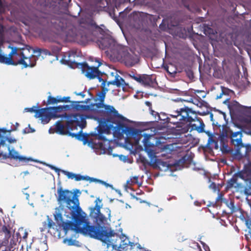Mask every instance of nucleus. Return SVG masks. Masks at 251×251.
<instances>
[{
	"label": "nucleus",
	"mask_w": 251,
	"mask_h": 251,
	"mask_svg": "<svg viewBox=\"0 0 251 251\" xmlns=\"http://www.w3.org/2000/svg\"><path fill=\"white\" fill-rule=\"evenodd\" d=\"M75 55L76 53L74 51L68 52L62 59V61L65 64L70 65L72 67L75 66L77 68H81L82 73L87 78L94 79L97 77L99 82H101L102 91L98 94L100 102L96 104V105L97 108H104L107 118L104 123L101 125L100 132L109 131L112 128H114V133L119 137L126 133L128 137L137 138L140 131L137 129L128 126L123 123L124 117L119 114L118 111L113 106L103 104L105 91H107L108 90L104 88L106 81L102 78L104 74L99 70V67L102 64L101 62L98 59H96V62L97 63L96 66H89L86 62L77 63L71 58L72 57L74 58Z\"/></svg>",
	"instance_id": "1"
},
{
	"label": "nucleus",
	"mask_w": 251,
	"mask_h": 251,
	"mask_svg": "<svg viewBox=\"0 0 251 251\" xmlns=\"http://www.w3.org/2000/svg\"><path fill=\"white\" fill-rule=\"evenodd\" d=\"M70 217L74 222H64L61 213L56 212L54 214V220L59 227L65 233L69 230L75 231L76 233H81L91 238L105 242L108 237L114 234V232L105 229L99 225H90L88 219L84 215V213L79 212L78 216L73 215L72 210H70Z\"/></svg>",
	"instance_id": "2"
},
{
	"label": "nucleus",
	"mask_w": 251,
	"mask_h": 251,
	"mask_svg": "<svg viewBox=\"0 0 251 251\" xmlns=\"http://www.w3.org/2000/svg\"><path fill=\"white\" fill-rule=\"evenodd\" d=\"M80 194L79 190L76 189L74 193L68 189H64L61 186L57 188V201L60 205H65L69 210H72L73 215L78 216L79 212L83 213L79 206L78 196Z\"/></svg>",
	"instance_id": "3"
},
{
	"label": "nucleus",
	"mask_w": 251,
	"mask_h": 251,
	"mask_svg": "<svg viewBox=\"0 0 251 251\" xmlns=\"http://www.w3.org/2000/svg\"><path fill=\"white\" fill-rule=\"evenodd\" d=\"M68 120L64 126L61 121H58L55 123V127L53 129L54 131L61 135L69 134V132L65 130V127L68 130H73L77 129V127L79 126L81 129L85 127L86 126V117L84 115L74 114L68 116Z\"/></svg>",
	"instance_id": "4"
},
{
	"label": "nucleus",
	"mask_w": 251,
	"mask_h": 251,
	"mask_svg": "<svg viewBox=\"0 0 251 251\" xmlns=\"http://www.w3.org/2000/svg\"><path fill=\"white\" fill-rule=\"evenodd\" d=\"M196 112L193 111L191 108H189L187 106H185L184 108L182 109L179 112L177 116L175 118H176L178 120L177 122H171L170 121V119L167 118L166 119V121L164 122L165 123H170L174 124L176 123L180 125V124H186L187 123L191 124V123L193 122L194 121V118L193 116H195Z\"/></svg>",
	"instance_id": "5"
},
{
	"label": "nucleus",
	"mask_w": 251,
	"mask_h": 251,
	"mask_svg": "<svg viewBox=\"0 0 251 251\" xmlns=\"http://www.w3.org/2000/svg\"><path fill=\"white\" fill-rule=\"evenodd\" d=\"M20 52H18L19 49H18V54L16 55H20L21 58L17 61L15 62L13 60V64L12 65L16 66L18 64L23 65L24 68H27L28 67H33L36 65L37 58L33 55L30 56H26L25 51L29 52V49L28 48H22L19 50Z\"/></svg>",
	"instance_id": "6"
},
{
	"label": "nucleus",
	"mask_w": 251,
	"mask_h": 251,
	"mask_svg": "<svg viewBox=\"0 0 251 251\" xmlns=\"http://www.w3.org/2000/svg\"><path fill=\"white\" fill-rule=\"evenodd\" d=\"M69 135L73 137H75L78 140L82 141L84 145L87 144L92 148L100 150H104L105 149L102 142H97L96 140H93V139L89 140V135L86 133H83L82 130L77 133H69Z\"/></svg>",
	"instance_id": "7"
},
{
	"label": "nucleus",
	"mask_w": 251,
	"mask_h": 251,
	"mask_svg": "<svg viewBox=\"0 0 251 251\" xmlns=\"http://www.w3.org/2000/svg\"><path fill=\"white\" fill-rule=\"evenodd\" d=\"M0 155L4 158H10L19 161L27 162L30 160L26 157L19 155V153L14 150H10V147L5 145V142L3 145L0 146Z\"/></svg>",
	"instance_id": "8"
},
{
	"label": "nucleus",
	"mask_w": 251,
	"mask_h": 251,
	"mask_svg": "<svg viewBox=\"0 0 251 251\" xmlns=\"http://www.w3.org/2000/svg\"><path fill=\"white\" fill-rule=\"evenodd\" d=\"M226 204L227 207L230 209V213H233L238 211L240 212V215L239 217L242 221L245 222V224L247 227L251 226V202L249 203L250 207V214H248L247 212L244 211L241 208H236L234 206V202L233 201H226Z\"/></svg>",
	"instance_id": "9"
},
{
	"label": "nucleus",
	"mask_w": 251,
	"mask_h": 251,
	"mask_svg": "<svg viewBox=\"0 0 251 251\" xmlns=\"http://www.w3.org/2000/svg\"><path fill=\"white\" fill-rule=\"evenodd\" d=\"M70 109V106L66 105L64 106H58L55 107H49L41 108V111L45 112V117L44 120L45 121V124L49 122L52 118L59 117L57 113L63 110H68Z\"/></svg>",
	"instance_id": "10"
},
{
	"label": "nucleus",
	"mask_w": 251,
	"mask_h": 251,
	"mask_svg": "<svg viewBox=\"0 0 251 251\" xmlns=\"http://www.w3.org/2000/svg\"><path fill=\"white\" fill-rule=\"evenodd\" d=\"M147 140L148 138H147V137H145L144 139V146L145 150L148 152L150 158V161L148 163V164L153 168H160L161 166H162L166 167V169H168L170 167V164L166 162L157 159L155 152L154 151L148 148L147 145Z\"/></svg>",
	"instance_id": "11"
},
{
	"label": "nucleus",
	"mask_w": 251,
	"mask_h": 251,
	"mask_svg": "<svg viewBox=\"0 0 251 251\" xmlns=\"http://www.w3.org/2000/svg\"><path fill=\"white\" fill-rule=\"evenodd\" d=\"M105 121H106V120H104L103 122H102V123H101L100 124V126H99V130H98L99 134L96 135V139H93V140H96L97 142L99 141V142H102L103 143V146L105 148V149L104 150H106L107 149V146H105V143H106L108 145L109 143V141L108 140H107L105 138V137L104 136H103L102 135H101V134L102 133H104V132H106V133L110 132L111 131V130H112L113 131V133H114V135L117 136L118 138H121L122 137L124 136V135L125 134L126 136V138L127 139L133 138L135 140V143H136V144L139 143V141L140 140L141 138L142 137V131L139 130V129H138V130L140 131V134H139V135L138 137H137V138H134V137H128L126 133H124L122 136L119 137L117 135H116V134H115V133H114V129H115L114 128H112V129H110V130H109V131H102V132H100V127H101V125L102 124H103L104 122Z\"/></svg>",
	"instance_id": "12"
},
{
	"label": "nucleus",
	"mask_w": 251,
	"mask_h": 251,
	"mask_svg": "<svg viewBox=\"0 0 251 251\" xmlns=\"http://www.w3.org/2000/svg\"><path fill=\"white\" fill-rule=\"evenodd\" d=\"M233 133L226 125H223L222 126V131L220 132V134L219 136V140L220 142L221 150L223 152H228L229 151L227 150V142L228 139L230 138V135Z\"/></svg>",
	"instance_id": "13"
},
{
	"label": "nucleus",
	"mask_w": 251,
	"mask_h": 251,
	"mask_svg": "<svg viewBox=\"0 0 251 251\" xmlns=\"http://www.w3.org/2000/svg\"><path fill=\"white\" fill-rule=\"evenodd\" d=\"M193 122H194V123L193 124L192 122L191 123V124H186L187 126L181 129V132H187L189 130V129L190 128H191L190 131L196 130L199 133H202L205 132V125L202 120L201 118H197L196 116H195V117L194 118V121H193Z\"/></svg>",
	"instance_id": "14"
},
{
	"label": "nucleus",
	"mask_w": 251,
	"mask_h": 251,
	"mask_svg": "<svg viewBox=\"0 0 251 251\" xmlns=\"http://www.w3.org/2000/svg\"><path fill=\"white\" fill-rule=\"evenodd\" d=\"M103 228L108 229L109 230H111L113 231L114 233L113 235L108 237L107 238V240H106L105 242L103 241V242L107 244L108 245H110L109 243H110L109 238L110 237H114L116 236L119 240H120V243L119 245L117 244H114L113 243H111V245L112 246L113 248L118 247L119 248L123 249V250H127L128 246H130V249H132L133 247L135 246L134 243L131 242L129 241V239L126 237L125 239L124 240H122L120 237H118L117 234L115 233V232L111 230L110 228H107L106 227L102 226ZM102 242V241H101Z\"/></svg>",
	"instance_id": "15"
},
{
	"label": "nucleus",
	"mask_w": 251,
	"mask_h": 251,
	"mask_svg": "<svg viewBox=\"0 0 251 251\" xmlns=\"http://www.w3.org/2000/svg\"><path fill=\"white\" fill-rule=\"evenodd\" d=\"M183 101H186V100H174L173 101L170 106L169 110L170 117L175 118L184 108L186 105L183 103Z\"/></svg>",
	"instance_id": "16"
},
{
	"label": "nucleus",
	"mask_w": 251,
	"mask_h": 251,
	"mask_svg": "<svg viewBox=\"0 0 251 251\" xmlns=\"http://www.w3.org/2000/svg\"><path fill=\"white\" fill-rule=\"evenodd\" d=\"M238 178H240L243 180H251L245 166L243 170L234 174L232 177L228 180L227 182V187L228 188L233 187L234 184L237 183Z\"/></svg>",
	"instance_id": "17"
},
{
	"label": "nucleus",
	"mask_w": 251,
	"mask_h": 251,
	"mask_svg": "<svg viewBox=\"0 0 251 251\" xmlns=\"http://www.w3.org/2000/svg\"><path fill=\"white\" fill-rule=\"evenodd\" d=\"M121 59L126 66L131 67L138 62L137 56L131 54L127 51L123 50L121 54Z\"/></svg>",
	"instance_id": "18"
},
{
	"label": "nucleus",
	"mask_w": 251,
	"mask_h": 251,
	"mask_svg": "<svg viewBox=\"0 0 251 251\" xmlns=\"http://www.w3.org/2000/svg\"><path fill=\"white\" fill-rule=\"evenodd\" d=\"M242 134L241 131H238L232 133L230 135L231 143L234 147H237L238 148L244 147L242 141Z\"/></svg>",
	"instance_id": "19"
},
{
	"label": "nucleus",
	"mask_w": 251,
	"mask_h": 251,
	"mask_svg": "<svg viewBox=\"0 0 251 251\" xmlns=\"http://www.w3.org/2000/svg\"><path fill=\"white\" fill-rule=\"evenodd\" d=\"M12 50L9 53L8 57L5 56L0 53V63H4L6 65L13 64L12 57L15 54H18V48L16 47H10Z\"/></svg>",
	"instance_id": "20"
},
{
	"label": "nucleus",
	"mask_w": 251,
	"mask_h": 251,
	"mask_svg": "<svg viewBox=\"0 0 251 251\" xmlns=\"http://www.w3.org/2000/svg\"><path fill=\"white\" fill-rule=\"evenodd\" d=\"M140 80L138 82L145 86L153 87L155 83L154 80L152 78V75L146 74L140 75Z\"/></svg>",
	"instance_id": "21"
},
{
	"label": "nucleus",
	"mask_w": 251,
	"mask_h": 251,
	"mask_svg": "<svg viewBox=\"0 0 251 251\" xmlns=\"http://www.w3.org/2000/svg\"><path fill=\"white\" fill-rule=\"evenodd\" d=\"M110 84L115 85L119 88L122 87L124 91L127 85V84L126 83L125 80L118 74H116L113 80L109 81L107 82L108 86Z\"/></svg>",
	"instance_id": "22"
},
{
	"label": "nucleus",
	"mask_w": 251,
	"mask_h": 251,
	"mask_svg": "<svg viewBox=\"0 0 251 251\" xmlns=\"http://www.w3.org/2000/svg\"><path fill=\"white\" fill-rule=\"evenodd\" d=\"M162 146V151L170 153H172L174 151H180L181 149V146L177 143L165 144Z\"/></svg>",
	"instance_id": "23"
},
{
	"label": "nucleus",
	"mask_w": 251,
	"mask_h": 251,
	"mask_svg": "<svg viewBox=\"0 0 251 251\" xmlns=\"http://www.w3.org/2000/svg\"><path fill=\"white\" fill-rule=\"evenodd\" d=\"M37 107L33 106L31 108H25V111L28 112H34L36 118H40L42 122L45 124V121L44 120L45 117V112H42L41 109H37Z\"/></svg>",
	"instance_id": "24"
},
{
	"label": "nucleus",
	"mask_w": 251,
	"mask_h": 251,
	"mask_svg": "<svg viewBox=\"0 0 251 251\" xmlns=\"http://www.w3.org/2000/svg\"><path fill=\"white\" fill-rule=\"evenodd\" d=\"M74 179L76 181H80L81 180L89 181L90 182H100L102 184H105L106 183L102 180L95 178L93 177H90L88 176H82L79 174H75Z\"/></svg>",
	"instance_id": "25"
},
{
	"label": "nucleus",
	"mask_w": 251,
	"mask_h": 251,
	"mask_svg": "<svg viewBox=\"0 0 251 251\" xmlns=\"http://www.w3.org/2000/svg\"><path fill=\"white\" fill-rule=\"evenodd\" d=\"M229 107L232 110L237 112H243L246 111L248 107L242 105L237 101L234 100L229 104Z\"/></svg>",
	"instance_id": "26"
},
{
	"label": "nucleus",
	"mask_w": 251,
	"mask_h": 251,
	"mask_svg": "<svg viewBox=\"0 0 251 251\" xmlns=\"http://www.w3.org/2000/svg\"><path fill=\"white\" fill-rule=\"evenodd\" d=\"M55 225V223L53 222L51 219L47 216L46 221L43 222V227H40V231L43 232L48 229L49 230L50 228H53V226Z\"/></svg>",
	"instance_id": "27"
},
{
	"label": "nucleus",
	"mask_w": 251,
	"mask_h": 251,
	"mask_svg": "<svg viewBox=\"0 0 251 251\" xmlns=\"http://www.w3.org/2000/svg\"><path fill=\"white\" fill-rule=\"evenodd\" d=\"M80 102V101H73V107L77 111H88L91 110L90 105H81L79 104Z\"/></svg>",
	"instance_id": "28"
},
{
	"label": "nucleus",
	"mask_w": 251,
	"mask_h": 251,
	"mask_svg": "<svg viewBox=\"0 0 251 251\" xmlns=\"http://www.w3.org/2000/svg\"><path fill=\"white\" fill-rule=\"evenodd\" d=\"M245 181L248 182V183H247L246 185L243 187L241 184L237 183V186L240 188H243L244 193L246 196L251 195V180H244Z\"/></svg>",
	"instance_id": "29"
},
{
	"label": "nucleus",
	"mask_w": 251,
	"mask_h": 251,
	"mask_svg": "<svg viewBox=\"0 0 251 251\" xmlns=\"http://www.w3.org/2000/svg\"><path fill=\"white\" fill-rule=\"evenodd\" d=\"M11 227L9 225H4L1 227V231L4 234V239L8 241L11 236Z\"/></svg>",
	"instance_id": "30"
},
{
	"label": "nucleus",
	"mask_w": 251,
	"mask_h": 251,
	"mask_svg": "<svg viewBox=\"0 0 251 251\" xmlns=\"http://www.w3.org/2000/svg\"><path fill=\"white\" fill-rule=\"evenodd\" d=\"M80 24H87L88 25H90L92 27H95L97 29H100L102 31H103L102 29L100 28L98 25H96V22L91 19H82L80 22Z\"/></svg>",
	"instance_id": "31"
},
{
	"label": "nucleus",
	"mask_w": 251,
	"mask_h": 251,
	"mask_svg": "<svg viewBox=\"0 0 251 251\" xmlns=\"http://www.w3.org/2000/svg\"><path fill=\"white\" fill-rule=\"evenodd\" d=\"M189 102H192L195 105H196L198 107H202L203 106H206L207 103L204 100H201V99L199 98V99L194 98L190 99V100L188 101Z\"/></svg>",
	"instance_id": "32"
},
{
	"label": "nucleus",
	"mask_w": 251,
	"mask_h": 251,
	"mask_svg": "<svg viewBox=\"0 0 251 251\" xmlns=\"http://www.w3.org/2000/svg\"><path fill=\"white\" fill-rule=\"evenodd\" d=\"M208 135L209 138L208 140V142L207 146H210L213 143L215 144V148L216 149H218V141L213 139V135L212 133H210L209 131L205 132Z\"/></svg>",
	"instance_id": "33"
},
{
	"label": "nucleus",
	"mask_w": 251,
	"mask_h": 251,
	"mask_svg": "<svg viewBox=\"0 0 251 251\" xmlns=\"http://www.w3.org/2000/svg\"><path fill=\"white\" fill-rule=\"evenodd\" d=\"M33 52L34 53H38V55H40L42 54H45L46 55H51V53L50 51H49L47 49H40V48H35L33 49Z\"/></svg>",
	"instance_id": "34"
},
{
	"label": "nucleus",
	"mask_w": 251,
	"mask_h": 251,
	"mask_svg": "<svg viewBox=\"0 0 251 251\" xmlns=\"http://www.w3.org/2000/svg\"><path fill=\"white\" fill-rule=\"evenodd\" d=\"M138 177L136 176H133V177L130 178V179L129 180H128L126 181V185L127 187L129 188L130 186H131L135 184H137L138 183Z\"/></svg>",
	"instance_id": "35"
},
{
	"label": "nucleus",
	"mask_w": 251,
	"mask_h": 251,
	"mask_svg": "<svg viewBox=\"0 0 251 251\" xmlns=\"http://www.w3.org/2000/svg\"><path fill=\"white\" fill-rule=\"evenodd\" d=\"M59 102V96H57L56 98L49 96L48 98L47 103L48 104H54Z\"/></svg>",
	"instance_id": "36"
},
{
	"label": "nucleus",
	"mask_w": 251,
	"mask_h": 251,
	"mask_svg": "<svg viewBox=\"0 0 251 251\" xmlns=\"http://www.w3.org/2000/svg\"><path fill=\"white\" fill-rule=\"evenodd\" d=\"M151 114L153 116L155 119V121L158 122L159 121H165V119H161V115L157 112L152 110L151 111Z\"/></svg>",
	"instance_id": "37"
},
{
	"label": "nucleus",
	"mask_w": 251,
	"mask_h": 251,
	"mask_svg": "<svg viewBox=\"0 0 251 251\" xmlns=\"http://www.w3.org/2000/svg\"><path fill=\"white\" fill-rule=\"evenodd\" d=\"M62 172L65 175H66L68 177V178L72 179H74L75 174L64 170H62Z\"/></svg>",
	"instance_id": "38"
},
{
	"label": "nucleus",
	"mask_w": 251,
	"mask_h": 251,
	"mask_svg": "<svg viewBox=\"0 0 251 251\" xmlns=\"http://www.w3.org/2000/svg\"><path fill=\"white\" fill-rule=\"evenodd\" d=\"M70 97H64L62 98L60 96H59V102H70Z\"/></svg>",
	"instance_id": "39"
},
{
	"label": "nucleus",
	"mask_w": 251,
	"mask_h": 251,
	"mask_svg": "<svg viewBox=\"0 0 251 251\" xmlns=\"http://www.w3.org/2000/svg\"><path fill=\"white\" fill-rule=\"evenodd\" d=\"M221 91H222V94H223L224 95H229L230 90L229 89L226 88L222 86H221Z\"/></svg>",
	"instance_id": "40"
},
{
	"label": "nucleus",
	"mask_w": 251,
	"mask_h": 251,
	"mask_svg": "<svg viewBox=\"0 0 251 251\" xmlns=\"http://www.w3.org/2000/svg\"><path fill=\"white\" fill-rule=\"evenodd\" d=\"M129 76L132 78L133 79L136 80L137 82L138 81V80H140L139 76L140 74H137L136 75H134V73L132 72L131 74H129L128 75Z\"/></svg>",
	"instance_id": "41"
},
{
	"label": "nucleus",
	"mask_w": 251,
	"mask_h": 251,
	"mask_svg": "<svg viewBox=\"0 0 251 251\" xmlns=\"http://www.w3.org/2000/svg\"><path fill=\"white\" fill-rule=\"evenodd\" d=\"M129 76L132 78L133 79L136 80L137 82L138 81V80H140L139 76L140 74H137L136 75H134V73L132 72L131 74H129L128 75Z\"/></svg>",
	"instance_id": "42"
},
{
	"label": "nucleus",
	"mask_w": 251,
	"mask_h": 251,
	"mask_svg": "<svg viewBox=\"0 0 251 251\" xmlns=\"http://www.w3.org/2000/svg\"><path fill=\"white\" fill-rule=\"evenodd\" d=\"M35 131V129L30 127V125H28V127L25 128L23 132L25 134L33 132Z\"/></svg>",
	"instance_id": "43"
},
{
	"label": "nucleus",
	"mask_w": 251,
	"mask_h": 251,
	"mask_svg": "<svg viewBox=\"0 0 251 251\" xmlns=\"http://www.w3.org/2000/svg\"><path fill=\"white\" fill-rule=\"evenodd\" d=\"M105 41V40H102L99 43L100 48L102 50H105L107 47V45L104 44Z\"/></svg>",
	"instance_id": "44"
},
{
	"label": "nucleus",
	"mask_w": 251,
	"mask_h": 251,
	"mask_svg": "<svg viewBox=\"0 0 251 251\" xmlns=\"http://www.w3.org/2000/svg\"><path fill=\"white\" fill-rule=\"evenodd\" d=\"M205 251H210L209 246L203 242H201Z\"/></svg>",
	"instance_id": "45"
},
{
	"label": "nucleus",
	"mask_w": 251,
	"mask_h": 251,
	"mask_svg": "<svg viewBox=\"0 0 251 251\" xmlns=\"http://www.w3.org/2000/svg\"><path fill=\"white\" fill-rule=\"evenodd\" d=\"M250 227H248L250 229L249 230L248 233L245 234L246 237L248 240H251V231Z\"/></svg>",
	"instance_id": "46"
},
{
	"label": "nucleus",
	"mask_w": 251,
	"mask_h": 251,
	"mask_svg": "<svg viewBox=\"0 0 251 251\" xmlns=\"http://www.w3.org/2000/svg\"><path fill=\"white\" fill-rule=\"evenodd\" d=\"M0 135L1 136L4 137L5 138V139H5V141H6V140H7V141L9 142V143H14V142H16V140L15 139H11V138H8V137H6V136H4V135H1L0 134Z\"/></svg>",
	"instance_id": "47"
},
{
	"label": "nucleus",
	"mask_w": 251,
	"mask_h": 251,
	"mask_svg": "<svg viewBox=\"0 0 251 251\" xmlns=\"http://www.w3.org/2000/svg\"><path fill=\"white\" fill-rule=\"evenodd\" d=\"M224 195L222 194H219L217 197V198L216 199V202H218L219 201H223V197Z\"/></svg>",
	"instance_id": "48"
},
{
	"label": "nucleus",
	"mask_w": 251,
	"mask_h": 251,
	"mask_svg": "<svg viewBox=\"0 0 251 251\" xmlns=\"http://www.w3.org/2000/svg\"><path fill=\"white\" fill-rule=\"evenodd\" d=\"M210 188L213 189L214 191H216L217 190L216 184L214 182H212L209 185Z\"/></svg>",
	"instance_id": "49"
},
{
	"label": "nucleus",
	"mask_w": 251,
	"mask_h": 251,
	"mask_svg": "<svg viewBox=\"0 0 251 251\" xmlns=\"http://www.w3.org/2000/svg\"><path fill=\"white\" fill-rule=\"evenodd\" d=\"M1 3V0H0V3ZM4 32V27L0 24V36H2Z\"/></svg>",
	"instance_id": "50"
},
{
	"label": "nucleus",
	"mask_w": 251,
	"mask_h": 251,
	"mask_svg": "<svg viewBox=\"0 0 251 251\" xmlns=\"http://www.w3.org/2000/svg\"><path fill=\"white\" fill-rule=\"evenodd\" d=\"M75 94L76 95L80 96L82 98H84V97L85 96V95L84 94L83 92H79V93L75 92Z\"/></svg>",
	"instance_id": "51"
},
{
	"label": "nucleus",
	"mask_w": 251,
	"mask_h": 251,
	"mask_svg": "<svg viewBox=\"0 0 251 251\" xmlns=\"http://www.w3.org/2000/svg\"><path fill=\"white\" fill-rule=\"evenodd\" d=\"M99 217L100 221H101L102 222H103L104 221L106 220V218L102 215H99Z\"/></svg>",
	"instance_id": "52"
},
{
	"label": "nucleus",
	"mask_w": 251,
	"mask_h": 251,
	"mask_svg": "<svg viewBox=\"0 0 251 251\" xmlns=\"http://www.w3.org/2000/svg\"><path fill=\"white\" fill-rule=\"evenodd\" d=\"M50 168L51 169L54 170L56 172H59V171H60V170L58 168H56V167H55V166H53L50 165Z\"/></svg>",
	"instance_id": "53"
},
{
	"label": "nucleus",
	"mask_w": 251,
	"mask_h": 251,
	"mask_svg": "<svg viewBox=\"0 0 251 251\" xmlns=\"http://www.w3.org/2000/svg\"><path fill=\"white\" fill-rule=\"evenodd\" d=\"M50 168L51 169L54 170L56 172H59V171H60V170L58 168H56V167H55V166H53L50 165Z\"/></svg>",
	"instance_id": "54"
},
{
	"label": "nucleus",
	"mask_w": 251,
	"mask_h": 251,
	"mask_svg": "<svg viewBox=\"0 0 251 251\" xmlns=\"http://www.w3.org/2000/svg\"><path fill=\"white\" fill-rule=\"evenodd\" d=\"M164 68H165V70L167 72V73H169L170 74H173V72H170L169 71V67L168 66H166L164 67Z\"/></svg>",
	"instance_id": "55"
},
{
	"label": "nucleus",
	"mask_w": 251,
	"mask_h": 251,
	"mask_svg": "<svg viewBox=\"0 0 251 251\" xmlns=\"http://www.w3.org/2000/svg\"><path fill=\"white\" fill-rule=\"evenodd\" d=\"M145 104L147 106L151 107V102L147 101L145 102Z\"/></svg>",
	"instance_id": "56"
},
{
	"label": "nucleus",
	"mask_w": 251,
	"mask_h": 251,
	"mask_svg": "<svg viewBox=\"0 0 251 251\" xmlns=\"http://www.w3.org/2000/svg\"><path fill=\"white\" fill-rule=\"evenodd\" d=\"M246 111H247V112L250 113L251 114V107H248V108L246 110Z\"/></svg>",
	"instance_id": "57"
},
{
	"label": "nucleus",
	"mask_w": 251,
	"mask_h": 251,
	"mask_svg": "<svg viewBox=\"0 0 251 251\" xmlns=\"http://www.w3.org/2000/svg\"><path fill=\"white\" fill-rule=\"evenodd\" d=\"M223 94H222V92L219 94V95H217L216 99H220L222 98Z\"/></svg>",
	"instance_id": "58"
},
{
	"label": "nucleus",
	"mask_w": 251,
	"mask_h": 251,
	"mask_svg": "<svg viewBox=\"0 0 251 251\" xmlns=\"http://www.w3.org/2000/svg\"><path fill=\"white\" fill-rule=\"evenodd\" d=\"M2 251H10V249L9 247H6L4 250Z\"/></svg>",
	"instance_id": "59"
},
{
	"label": "nucleus",
	"mask_w": 251,
	"mask_h": 251,
	"mask_svg": "<svg viewBox=\"0 0 251 251\" xmlns=\"http://www.w3.org/2000/svg\"><path fill=\"white\" fill-rule=\"evenodd\" d=\"M159 27H160L161 29H164L163 25V23H162L160 25H159ZM164 28H165V27H164Z\"/></svg>",
	"instance_id": "60"
},
{
	"label": "nucleus",
	"mask_w": 251,
	"mask_h": 251,
	"mask_svg": "<svg viewBox=\"0 0 251 251\" xmlns=\"http://www.w3.org/2000/svg\"><path fill=\"white\" fill-rule=\"evenodd\" d=\"M25 53L26 56H28V55L29 54L30 51L29 52L27 51H25Z\"/></svg>",
	"instance_id": "61"
},
{
	"label": "nucleus",
	"mask_w": 251,
	"mask_h": 251,
	"mask_svg": "<svg viewBox=\"0 0 251 251\" xmlns=\"http://www.w3.org/2000/svg\"><path fill=\"white\" fill-rule=\"evenodd\" d=\"M97 211L98 213H100V207H98V208L97 209Z\"/></svg>",
	"instance_id": "62"
},
{
	"label": "nucleus",
	"mask_w": 251,
	"mask_h": 251,
	"mask_svg": "<svg viewBox=\"0 0 251 251\" xmlns=\"http://www.w3.org/2000/svg\"><path fill=\"white\" fill-rule=\"evenodd\" d=\"M50 130H51V129H50V130H49L50 133H53L54 132H51Z\"/></svg>",
	"instance_id": "63"
},
{
	"label": "nucleus",
	"mask_w": 251,
	"mask_h": 251,
	"mask_svg": "<svg viewBox=\"0 0 251 251\" xmlns=\"http://www.w3.org/2000/svg\"><path fill=\"white\" fill-rule=\"evenodd\" d=\"M27 235V233H26V235H25V236H24V238H25V237Z\"/></svg>",
	"instance_id": "64"
}]
</instances>
